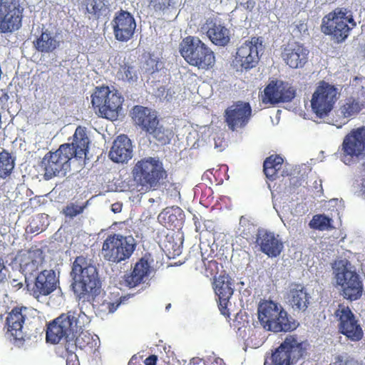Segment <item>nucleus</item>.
<instances>
[{
	"instance_id": "1",
	"label": "nucleus",
	"mask_w": 365,
	"mask_h": 365,
	"mask_svg": "<svg viewBox=\"0 0 365 365\" xmlns=\"http://www.w3.org/2000/svg\"><path fill=\"white\" fill-rule=\"evenodd\" d=\"M89 143L86 128L78 126L71 143L62 144L56 151H50L43 158L41 166L44 170V178L50 180L56 176H65L71 169L72 158H86Z\"/></svg>"
},
{
	"instance_id": "2",
	"label": "nucleus",
	"mask_w": 365,
	"mask_h": 365,
	"mask_svg": "<svg viewBox=\"0 0 365 365\" xmlns=\"http://www.w3.org/2000/svg\"><path fill=\"white\" fill-rule=\"evenodd\" d=\"M72 289L78 300L90 302L99 294L101 286L98 272L91 259L81 255L72 264Z\"/></svg>"
},
{
	"instance_id": "3",
	"label": "nucleus",
	"mask_w": 365,
	"mask_h": 365,
	"mask_svg": "<svg viewBox=\"0 0 365 365\" xmlns=\"http://www.w3.org/2000/svg\"><path fill=\"white\" fill-rule=\"evenodd\" d=\"M332 268L340 295L350 302L359 299L364 292V282L356 267L347 259H342L335 261Z\"/></svg>"
},
{
	"instance_id": "4",
	"label": "nucleus",
	"mask_w": 365,
	"mask_h": 365,
	"mask_svg": "<svg viewBox=\"0 0 365 365\" xmlns=\"http://www.w3.org/2000/svg\"><path fill=\"white\" fill-rule=\"evenodd\" d=\"M258 319L264 329L273 332H287L296 329L297 321L278 303L262 300L257 308Z\"/></svg>"
},
{
	"instance_id": "5",
	"label": "nucleus",
	"mask_w": 365,
	"mask_h": 365,
	"mask_svg": "<svg viewBox=\"0 0 365 365\" xmlns=\"http://www.w3.org/2000/svg\"><path fill=\"white\" fill-rule=\"evenodd\" d=\"M340 155L341 161L346 165L360 161L358 171L365 181V125L353 128L345 135Z\"/></svg>"
},
{
	"instance_id": "6",
	"label": "nucleus",
	"mask_w": 365,
	"mask_h": 365,
	"mask_svg": "<svg viewBox=\"0 0 365 365\" xmlns=\"http://www.w3.org/2000/svg\"><path fill=\"white\" fill-rule=\"evenodd\" d=\"M356 26L352 12L346 8L337 7L322 18L321 31L337 43H342Z\"/></svg>"
},
{
	"instance_id": "7",
	"label": "nucleus",
	"mask_w": 365,
	"mask_h": 365,
	"mask_svg": "<svg viewBox=\"0 0 365 365\" xmlns=\"http://www.w3.org/2000/svg\"><path fill=\"white\" fill-rule=\"evenodd\" d=\"M91 104L98 116L116 120L123 110L124 98L116 89L108 86L96 87L91 95Z\"/></svg>"
},
{
	"instance_id": "8",
	"label": "nucleus",
	"mask_w": 365,
	"mask_h": 365,
	"mask_svg": "<svg viewBox=\"0 0 365 365\" xmlns=\"http://www.w3.org/2000/svg\"><path fill=\"white\" fill-rule=\"evenodd\" d=\"M180 51L187 63L198 69L210 70L215 64L213 51L198 37L188 36L183 38Z\"/></svg>"
},
{
	"instance_id": "9",
	"label": "nucleus",
	"mask_w": 365,
	"mask_h": 365,
	"mask_svg": "<svg viewBox=\"0 0 365 365\" xmlns=\"http://www.w3.org/2000/svg\"><path fill=\"white\" fill-rule=\"evenodd\" d=\"M306 344L297 335H288L282 344L265 359L264 365H292L306 353Z\"/></svg>"
},
{
	"instance_id": "10",
	"label": "nucleus",
	"mask_w": 365,
	"mask_h": 365,
	"mask_svg": "<svg viewBox=\"0 0 365 365\" xmlns=\"http://www.w3.org/2000/svg\"><path fill=\"white\" fill-rule=\"evenodd\" d=\"M134 180L142 186L155 188L168 176L163 163L148 157L138 161L133 169Z\"/></svg>"
},
{
	"instance_id": "11",
	"label": "nucleus",
	"mask_w": 365,
	"mask_h": 365,
	"mask_svg": "<svg viewBox=\"0 0 365 365\" xmlns=\"http://www.w3.org/2000/svg\"><path fill=\"white\" fill-rule=\"evenodd\" d=\"M135 247L132 236L112 234L104 240L101 253L105 260L117 264L129 259Z\"/></svg>"
},
{
	"instance_id": "12",
	"label": "nucleus",
	"mask_w": 365,
	"mask_h": 365,
	"mask_svg": "<svg viewBox=\"0 0 365 365\" xmlns=\"http://www.w3.org/2000/svg\"><path fill=\"white\" fill-rule=\"evenodd\" d=\"M78 314L68 311L61 314L47 325L46 341L53 344H58L63 339L73 336L78 329Z\"/></svg>"
},
{
	"instance_id": "13",
	"label": "nucleus",
	"mask_w": 365,
	"mask_h": 365,
	"mask_svg": "<svg viewBox=\"0 0 365 365\" xmlns=\"http://www.w3.org/2000/svg\"><path fill=\"white\" fill-rule=\"evenodd\" d=\"M131 118L135 125L152 135L158 141L165 143L168 139L165 129L159 125V120L155 112L142 106H135L131 110Z\"/></svg>"
},
{
	"instance_id": "14",
	"label": "nucleus",
	"mask_w": 365,
	"mask_h": 365,
	"mask_svg": "<svg viewBox=\"0 0 365 365\" xmlns=\"http://www.w3.org/2000/svg\"><path fill=\"white\" fill-rule=\"evenodd\" d=\"M339 91L334 85L321 81L318 83L311 99V107L319 118H324L334 108L338 100Z\"/></svg>"
},
{
	"instance_id": "15",
	"label": "nucleus",
	"mask_w": 365,
	"mask_h": 365,
	"mask_svg": "<svg viewBox=\"0 0 365 365\" xmlns=\"http://www.w3.org/2000/svg\"><path fill=\"white\" fill-rule=\"evenodd\" d=\"M24 7L21 0H0V32L11 34L22 26Z\"/></svg>"
},
{
	"instance_id": "16",
	"label": "nucleus",
	"mask_w": 365,
	"mask_h": 365,
	"mask_svg": "<svg viewBox=\"0 0 365 365\" xmlns=\"http://www.w3.org/2000/svg\"><path fill=\"white\" fill-rule=\"evenodd\" d=\"M263 50L262 38L251 37L237 48L233 62L242 71L250 70L258 64L260 58L259 53H262Z\"/></svg>"
},
{
	"instance_id": "17",
	"label": "nucleus",
	"mask_w": 365,
	"mask_h": 365,
	"mask_svg": "<svg viewBox=\"0 0 365 365\" xmlns=\"http://www.w3.org/2000/svg\"><path fill=\"white\" fill-rule=\"evenodd\" d=\"M334 314L337 319L338 329L341 334L353 341L362 339L363 330L349 307L339 304Z\"/></svg>"
},
{
	"instance_id": "18",
	"label": "nucleus",
	"mask_w": 365,
	"mask_h": 365,
	"mask_svg": "<svg viewBox=\"0 0 365 365\" xmlns=\"http://www.w3.org/2000/svg\"><path fill=\"white\" fill-rule=\"evenodd\" d=\"M212 287L217 297V302L220 313L225 317L229 318L230 312L228 305L230 304V300L234 292L232 279L225 271H222L217 277L213 278Z\"/></svg>"
},
{
	"instance_id": "19",
	"label": "nucleus",
	"mask_w": 365,
	"mask_h": 365,
	"mask_svg": "<svg viewBox=\"0 0 365 365\" xmlns=\"http://www.w3.org/2000/svg\"><path fill=\"white\" fill-rule=\"evenodd\" d=\"M225 121L228 128L237 131L244 128L252 116V108L249 103L237 101L225 110Z\"/></svg>"
},
{
	"instance_id": "20",
	"label": "nucleus",
	"mask_w": 365,
	"mask_h": 365,
	"mask_svg": "<svg viewBox=\"0 0 365 365\" xmlns=\"http://www.w3.org/2000/svg\"><path fill=\"white\" fill-rule=\"evenodd\" d=\"M296 96L295 89L287 83L281 81H270L262 95L264 103L277 104L290 102Z\"/></svg>"
},
{
	"instance_id": "21",
	"label": "nucleus",
	"mask_w": 365,
	"mask_h": 365,
	"mask_svg": "<svg viewBox=\"0 0 365 365\" xmlns=\"http://www.w3.org/2000/svg\"><path fill=\"white\" fill-rule=\"evenodd\" d=\"M111 26L115 38L118 41L127 42L133 37L136 22L130 12L121 9L115 14Z\"/></svg>"
},
{
	"instance_id": "22",
	"label": "nucleus",
	"mask_w": 365,
	"mask_h": 365,
	"mask_svg": "<svg viewBox=\"0 0 365 365\" xmlns=\"http://www.w3.org/2000/svg\"><path fill=\"white\" fill-rule=\"evenodd\" d=\"M200 30L205 34L210 41L220 46H225L230 42V31L221 21L210 17L200 25Z\"/></svg>"
},
{
	"instance_id": "23",
	"label": "nucleus",
	"mask_w": 365,
	"mask_h": 365,
	"mask_svg": "<svg viewBox=\"0 0 365 365\" xmlns=\"http://www.w3.org/2000/svg\"><path fill=\"white\" fill-rule=\"evenodd\" d=\"M309 51L302 43L293 42L283 48L282 58L292 68H302L308 61Z\"/></svg>"
},
{
	"instance_id": "24",
	"label": "nucleus",
	"mask_w": 365,
	"mask_h": 365,
	"mask_svg": "<svg viewBox=\"0 0 365 365\" xmlns=\"http://www.w3.org/2000/svg\"><path fill=\"white\" fill-rule=\"evenodd\" d=\"M255 242L259 247L260 251L269 257H278L284 248V244L279 235L267 230H258Z\"/></svg>"
},
{
	"instance_id": "25",
	"label": "nucleus",
	"mask_w": 365,
	"mask_h": 365,
	"mask_svg": "<svg viewBox=\"0 0 365 365\" xmlns=\"http://www.w3.org/2000/svg\"><path fill=\"white\" fill-rule=\"evenodd\" d=\"M151 255L145 254L135 264L130 273L124 276L128 287L133 288L143 283L152 270L150 259Z\"/></svg>"
},
{
	"instance_id": "26",
	"label": "nucleus",
	"mask_w": 365,
	"mask_h": 365,
	"mask_svg": "<svg viewBox=\"0 0 365 365\" xmlns=\"http://www.w3.org/2000/svg\"><path fill=\"white\" fill-rule=\"evenodd\" d=\"M58 278L53 269H44L36 276L33 288V295L36 298L47 296L57 287Z\"/></svg>"
},
{
	"instance_id": "27",
	"label": "nucleus",
	"mask_w": 365,
	"mask_h": 365,
	"mask_svg": "<svg viewBox=\"0 0 365 365\" xmlns=\"http://www.w3.org/2000/svg\"><path fill=\"white\" fill-rule=\"evenodd\" d=\"M26 307H14L9 313L6 325L7 327V335L10 339L14 341L21 340L24 339L22 331L23 325L25 322L26 314H23V311H26Z\"/></svg>"
},
{
	"instance_id": "28",
	"label": "nucleus",
	"mask_w": 365,
	"mask_h": 365,
	"mask_svg": "<svg viewBox=\"0 0 365 365\" xmlns=\"http://www.w3.org/2000/svg\"><path fill=\"white\" fill-rule=\"evenodd\" d=\"M364 104L359 98L353 96L346 98L340 105L338 112L340 113L339 119H336L334 125L341 128L349 119L354 118L364 108Z\"/></svg>"
},
{
	"instance_id": "29",
	"label": "nucleus",
	"mask_w": 365,
	"mask_h": 365,
	"mask_svg": "<svg viewBox=\"0 0 365 365\" xmlns=\"http://www.w3.org/2000/svg\"><path fill=\"white\" fill-rule=\"evenodd\" d=\"M132 153L130 140L125 135H120L114 140L109 156L113 162L123 163L132 158Z\"/></svg>"
},
{
	"instance_id": "30",
	"label": "nucleus",
	"mask_w": 365,
	"mask_h": 365,
	"mask_svg": "<svg viewBox=\"0 0 365 365\" xmlns=\"http://www.w3.org/2000/svg\"><path fill=\"white\" fill-rule=\"evenodd\" d=\"M183 210L178 206L167 207L159 214L158 221L169 230L179 229L183 222Z\"/></svg>"
},
{
	"instance_id": "31",
	"label": "nucleus",
	"mask_w": 365,
	"mask_h": 365,
	"mask_svg": "<svg viewBox=\"0 0 365 365\" xmlns=\"http://www.w3.org/2000/svg\"><path fill=\"white\" fill-rule=\"evenodd\" d=\"M309 299L310 296L303 285L292 284L287 293V299L294 310L305 311L309 304Z\"/></svg>"
},
{
	"instance_id": "32",
	"label": "nucleus",
	"mask_w": 365,
	"mask_h": 365,
	"mask_svg": "<svg viewBox=\"0 0 365 365\" xmlns=\"http://www.w3.org/2000/svg\"><path fill=\"white\" fill-rule=\"evenodd\" d=\"M19 257L21 267L29 274L38 270L44 261L43 252L38 248L25 250Z\"/></svg>"
},
{
	"instance_id": "33",
	"label": "nucleus",
	"mask_w": 365,
	"mask_h": 365,
	"mask_svg": "<svg viewBox=\"0 0 365 365\" xmlns=\"http://www.w3.org/2000/svg\"><path fill=\"white\" fill-rule=\"evenodd\" d=\"M33 44L38 52L50 53L53 52L60 43L52 33L46 29L43 31L41 35L33 41Z\"/></svg>"
},
{
	"instance_id": "34",
	"label": "nucleus",
	"mask_w": 365,
	"mask_h": 365,
	"mask_svg": "<svg viewBox=\"0 0 365 365\" xmlns=\"http://www.w3.org/2000/svg\"><path fill=\"white\" fill-rule=\"evenodd\" d=\"M283 161V158L278 155H272L265 159L263 163V171L269 180L273 181L277 178Z\"/></svg>"
},
{
	"instance_id": "35",
	"label": "nucleus",
	"mask_w": 365,
	"mask_h": 365,
	"mask_svg": "<svg viewBox=\"0 0 365 365\" xmlns=\"http://www.w3.org/2000/svg\"><path fill=\"white\" fill-rule=\"evenodd\" d=\"M89 205V200L83 201L82 200L73 198L62 210L61 212L66 217L71 219L81 215Z\"/></svg>"
},
{
	"instance_id": "36",
	"label": "nucleus",
	"mask_w": 365,
	"mask_h": 365,
	"mask_svg": "<svg viewBox=\"0 0 365 365\" xmlns=\"http://www.w3.org/2000/svg\"><path fill=\"white\" fill-rule=\"evenodd\" d=\"M86 13L91 14L96 19L106 15L108 7L106 0H85L83 3Z\"/></svg>"
},
{
	"instance_id": "37",
	"label": "nucleus",
	"mask_w": 365,
	"mask_h": 365,
	"mask_svg": "<svg viewBox=\"0 0 365 365\" xmlns=\"http://www.w3.org/2000/svg\"><path fill=\"white\" fill-rule=\"evenodd\" d=\"M116 77L120 81L131 84L135 83L138 78L135 68L128 62L120 65Z\"/></svg>"
},
{
	"instance_id": "38",
	"label": "nucleus",
	"mask_w": 365,
	"mask_h": 365,
	"mask_svg": "<svg viewBox=\"0 0 365 365\" xmlns=\"http://www.w3.org/2000/svg\"><path fill=\"white\" fill-rule=\"evenodd\" d=\"M15 166V158L9 151L3 150L0 153V178L6 179L9 177Z\"/></svg>"
},
{
	"instance_id": "39",
	"label": "nucleus",
	"mask_w": 365,
	"mask_h": 365,
	"mask_svg": "<svg viewBox=\"0 0 365 365\" xmlns=\"http://www.w3.org/2000/svg\"><path fill=\"white\" fill-rule=\"evenodd\" d=\"M309 225L311 228L320 231L329 230L332 228L331 219L321 214L314 215Z\"/></svg>"
},
{
	"instance_id": "40",
	"label": "nucleus",
	"mask_w": 365,
	"mask_h": 365,
	"mask_svg": "<svg viewBox=\"0 0 365 365\" xmlns=\"http://www.w3.org/2000/svg\"><path fill=\"white\" fill-rule=\"evenodd\" d=\"M239 232L240 236L249 240L252 239L255 233V225L245 217L242 216L240 219Z\"/></svg>"
},
{
	"instance_id": "41",
	"label": "nucleus",
	"mask_w": 365,
	"mask_h": 365,
	"mask_svg": "<svg viewBox=\"0 0 365 365\" xmlns=\"http://www.w3.org/2000/svg\"><path fill=\"white\" fill-rule=\"evenodd\" d=\"M203 263L205 267V274L207 277H217V275L219 274L220 269L223 267L221 263L214 259L210 260L205 259Z\"/></svg>"
},
{
	"instance_id": "42",
	"label": "nucleus",
	"mask_w": 365,
	"mask_h": 365,
	"mask_svg": "<svg viewBox=\"0 0 365 365\" xmlns=\"http://www.w3.org/2000/svg\"><path fill=\"white\" fill-rule=\"evenodd\" d=\"M148 6L155 11H163L170 5V0H147Z\"/></svg>"
},
{
	"instance_id": "43",
	"label": "nucleus",
	"mask_w": 365,
	"mask_h": 365,
	"mask_svg": "<svg viewBox=\"0 0 365 365\" xmlns=\"http://www.w3.org/2000/svg\"><path fill=\"white\" fill-rule=\"evenodd\" d=\"M76 333L73 334V336H70V338L66 339V343L65 344L66 354L76 355V351L77 349V343L73 341V339L76 336Z\"/></svg>"
},
{
	"instance_id": "44",
	"label": "nucleus",
	"mask_w": 365,
	"mask_h": 365,
	"mask_svg": "<svg viewBox=\"0 0 365 365\" xmlns=\"http://www.w3.org/2000/svg\"><path fill=\"white\" fill-rule=\"evenodd\" d=\"M41 218H43V216H37L30 222L29 227L31 232H41L43 230V227L38 226V223L41 222Z\"/></svg>"
},
{
	"instance_id": "45",
	"label": "nucleus",
	"mask_w": 365,
	"mask_h": 365,
	"mask_svg": "<svg viewBox=\"0 0 365 365\" xmlns=\"http://www.w3.org/2000/svg\"><path fill=\"white\" fill-rule=\"evenodd\" d=\"M81 340L84 341L86 343V344H89L90 340H91L90 334L88 333L81 332L79 334V336L78 337H76V343L79 345V346L80 347L85 346V344H83L81 342Z\"/></svg>"
},
{
	"instance_id": "46",
	"label": "nucleus",
	"mask_w": 365,
	"mask_h": 365,
	"mask_svg": "<svg viewBox=\"0 0 365 365\" xmlns=\"http://www.w3.org/2000/svg\"><path fill=\"white\" fill-rule=\"evenodd\" d=\"M66 365H80L77 355L66 354Z\"/></svg>"
},
{
	"instance_id": "47",
	"label": "nucleus",
	"mask_w": 365,
	"mask_h": 365,
	"mask_svg": "<svg viewBox=\"0 0 365 365\" xmlns=\"http://www.w3.org/2000/svg\"><path fill=\"white\" fill-rule=\"evenodd\" d=\"M158 357L155 355H150L144 361L145 365H156Z\"/></svg>"
},
{
	"instance_id": "48",
	"label": "nucleus",
	"mask_w": 365,
	"mask_h": 365,
	"mask_svg": "<svg viewBox=\"0 0 365 365\" xmlns=\"http://www.w3.org/2000/svg\"><path fill=\"white\" fill-rule=\"evenodd\" d=\"M121 303V301H120L119 302H109L108 303V309L109 310L110 312H114L117 308L118 307V306Z\"/></svg>"
},
{
	"instance_id": "49",
	"label": "nucleus",
	"mask_w": 365,
	"mask_h": 365,
	"mask_svg": "<svg viewBox=\"0 0 365 365\" xmlns=\"http://www.w3.org/2000/svg\"><path fill=\"white\" fill-rule=\"evenodd\" d=\"M111 210L114 213H118L120 212L122 210V204L120 203H114L111 206Z\"/></svg>"
},
{
	"instance_id": "50",
	"label": "nucleus",
	"mask_w": 365,
	"mask_h": 365,
	"mask_svg": "<svg viewBox=\"0 0 365 365\" xmlns=\"http://www.w3.org/2000/svg\"><path fill=\"white\" fill-rule=\"evenodd\" d=\"M359 365L355 361H346L344 362H342L341 361V364L340 365Z\"/></svg>"
},
{
	"instance_id": "51",
	"label": "nucleus",
	"mask_w": 365,
	"mask_h": 365,
	"mask_svg": "<svg viewBox=\"0 0 365 365\" xmlns=\"http://www.w3.org/2000/svg\"><path fill=\"white\" fill-rule=\"evenodd\" d=\"M176 252V253H174V255H179L180 254V252L178 250H175V252Z\"/></svg>"
}]
</instances>
